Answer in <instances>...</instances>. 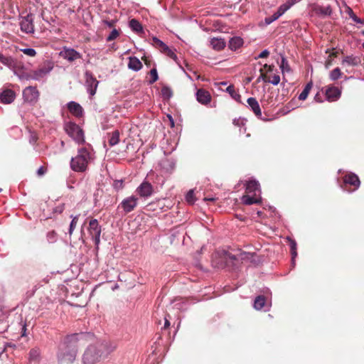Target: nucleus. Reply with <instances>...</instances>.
Segmentation results:
<instances>
[{
	"instance_id": "nucleus-1",
	"label": "nucleus",
	"mask_w": 364,
	"mask_h": 364,
	"mask_svg": "<svg viewBox=\"0 0 364 364\" xmlns=\"http://www.w3.org/2000/svg\"><path fill=\"white\" fill-rule=\"evenodd\" d=\"M115 349L116 345L109 341H97L87 348L82 356V362L84 364H95Z\"/></svg>"
},
{
	"instance_id": "nucleus-2",
	"label": "nucleus",
	"mask_w": 364,
	"mask_h": 364,
	"mask_svg": "<svg viewBox=\"0 0 364 364\" xmlns=\"http://www.w3.org/2000/svg\"><path fill=\"white\" fill-rule=\"evenodd\" d=\"M82 336V333H75L68 336L65 338V352L60 356L63 361L72 363L75 360L79 348L78 342L80 341V338Z\"/></svg>"
},
{
	"instance_id": "nucleus-3",
	"label": "nucleus",
	"mask_w": 364,
	"mask_h": 364,
	"mask_svg": "<svg viewBox=\"0 0 364 364\" xmlns=\"http://www.w3.org/2000/svg\"><path fill=\"white\" fill-rule=\"evenodd\" d=\"M91 159V153L88 149L85 147L80 148L77 151V154L71 159L70 168L76 172H85Z\"/></svg>"
},
{
	"instance_id": "nucleus-4",
	"label": "nucleus",
	"mask_w": 364,
	"mask_h": 364,
	"mask_svg": "<svg viewBox=\"0 0 364 364\" xmlns=\"http://www.w3.org/2000/svg\"><path fill=\"white\" fill-rule=\"evenodd\" d=\"M66 133L71 136L77 143L85 142L84 133L82 129L75 123L68 122L65 126Z\"/></svg>"
},
{
	"instance_id": "nucleus-5",
	"label": "nucleus",
	"mask_w": 364,
	"mask_h": 364,
	"mask_svg": "<svg viewBox=\"0 0 364 364\" xmlns=\"http://www.w3.org/2000/svg\"><path fill=\"white\" fill-rule=\"evenodd\" d=\"M87 231L96 246V249L98 250L99 245L100 243L102 228L97 219H92L90 220Z\"/></svg>"
},
{
	"instance_id": "nucleus-6",
	"label": "nucleus",
	"mask_w": 364,
	"mask_h": 364,
	"mask_svg": "<svg viewBox=\"0 0 364 364\" xmlns=\"http://www.w3.org/2000/svg\"><path fill=\"white\" fill-rule=\"evenodd\" d=\"M53 63L51 61H46L41 67L31 73L30 78L39 80L48 75L53 70Z\"/></svg>"
},
{
	"instance_id": "nucleus-7",
	"label": "nucleus",
	"mask_w": 364,
	"mask_h": 364,
	"mask_svg": "<svg viewBox=\"0 0 364 364\" xmlns=\"http://www.w3.org/2000/svg\"><path fill=\"white\" fill-rule=\"evenodd\" d=\"M138 204V198L132 196L124 198L119 205L118 208L120 207L123 209L125 213H129L134 210Z\"/></svg>"
},
{
	"instance_id": "nucleus-8",
	"label": "nucleus",
	"mask_w": 364,
	"mask_h": 364,
	"mask_svg": "<svg viewBox=\"0 0 364 364\" xmlns=\"http://www.w3.org/2000/svg\"><path fill=\"white\" fill-rule=\"evenodd\" d=\"M24 101L30 103L37 102L39 97V92L36 87L28 86L23 91Z\"/></svg>"
},
{
	"instance_id": "nucleus-9",
	"label": "nucleus",
	"mask_w": 364,
	"mask_h": 364,
	"mask_svg": "<svg viewBox=\"0 0 364 364\" xmlns=\"http://www.w3.org/2000/svg\"><path fill=\"white\" fill-rule=\"evenodd\" d=\"M21 30L26 33H33L34 32L33 16L28 14L22 18L20 22Z\"/></svg>"
},
{
	"instance_id": "nucleus-10",
	"label": "nucleus",
	"mask_w": 364,
	"mask_h": 364,
	"mask_svg": "<svg viewBox=\"0 0 364 364\" xmlns=\"http://www.w3.org/2000/svg\"><path fill=\"white\" fill-rule=\"evenodd\" d=\"M85 84L87 88V91L90 95L93 96L97 90V87L99 82L93 76L92 73L90 71L85 72Z\"/></svg>"
},
{
	"instance_id": "nucleus-11",
	"label": "nucleus",
	"mask_w": 364,
	"mask_h": 364,
	"mask_svg": "<svg viewBox=\"0 0 364 364\" xmlns=\"http://www.w3.org/2000/svg\"><path fill=\"white\" fill-rule=\"evenodd\" d=\"M325 95L328 101L335 102L340 98L341 90L337 87L329 85L326 88Z\"/></svg>"
},
{
	"instance_id": "nucleus-12",
	"label": "nucleus",
	"mask_w": 364,
	"mask_h": 364,
	"mask_svg": "<svg viewBox=\"0 0 364 364\" xmlns=\"http://www.w3.org/2000/svg\"><path fill=\"white\" fill-rule=\"evenodd\" d=\"M136 192L141 197L147 198L152 195L154 188L149 182L144 181L136 188Z\"/></svg>"
},
{
	"instance_id": "nucleus-13",
	"label": "nucleus",
	"mask_w": 364,
	"mask_h": 364,
	"mask_svg": "<svg viewBox=\"0 0 364 364\" xmlns=\"http://www.w3.org/2000/svg\"><path fill=\"white\" fill-rule=\"evenodd\" d=\"M60 55L70 62L82 58L81 54L73 48H65L60 53Z\"/></svg>"
},
{
	"instance_id": "nucleus-14",
	"label": "nucleus",
	"mask_w": 364,
	"mask_h": 364,
	"mask_svg": "<svg viewBox=\"0 0 364 364\" xmlns=\"http://www.w3.org/2000/svg\"><path fill=\"white\" fill-rule=\"evenodd\" d=\"M343 181L346 184H349L354 187V190L358 188L360 185V181L358 176L353 173L346 174L343 178Z\"/></svg>"
},
{
	"instance_id": "nucleus-15",
	"label": "nucleus",
	"mask_w": 364,
	"mask_h": 364,
	"mask_svg": "<svg viewBox=\"0 0 364 364\" xmlns=\"http://www.w3.org/2000/svg\"><path fill=\"white\" fill-rule=\"evenodd\" d=\"M196 99L202 105H207L211 101V95L208 91L199 89L196 92Z\"/></svg>"
},
{
	"instance_id": "nucleus-16",
	"label": "nucleus",
	"mask_w": 364,
	"mask_h": 364,
	"mask_svg": "<svg viewBox=\"0 0 364 364\" xmlns=\"http://www.w3.org/2000/svg\"><path fill=\"white\" fill-rule=\"evenodd\" d=\"M314 14L321 17L328 16L332 14V9L330 6H323L320 5H314L313 6Z\"/></svg>"
},
{
	"instance_id": "nucleus-17",
	"label": "nucleus",
	"mask_w": 364,
	"mask_h": 364,
	"mask_svg": "<svg viewBox=\"0 0 364 364\" xmlns=\"http://www.w3.org/2000/svg\"><path fill=\"white\" fill-rule=\"evenodd\" d=\"M16 97L14 91L10 89L4 90L0 95V101L4 104L11 103Z\"/></svg>"
},
{
	"instance_id": "nucleus-18",
	"label": "nucleus",
	"mask_w": 364,
	"mask_h": 364,
	"mask_svg": "<svg viewBox=\"0 0 364 364\" xmlns=\"http://www.w3.org/2000/svg\"><path fill=\"white\" fill-rule=\"evenodd\" d=\"M247 102L249 107L251 108L252 111L254 112V114L258 118H261L262 111L258 101L255 97H250L247 99Z\"/></svg>"
},
{
	"instance_id": "nucleus-19",
	"label": "nucleus",
	"mask_w": 364,
	"mask_h": 364,
	"mask_svg": "<svg viewBox=\"0 0 364 364\" xmlns=\"http://www.w3.org/2000/svg\"><path fill=\"white\" fill-rule=\"evenodd\" d=\"M68 109L70 112L77 117H80L82 115L83 109L80 104L75 102H70L68 104Z\"/></svg>"
},
{
	"instance_id": "nucleus-20",
	"label": "nucleus",
	"mask_w": 364,
	"mask_h": 364,
	"mask_svg": "<svg viewBox=\"0 0 364 364\" xmlns=\"http://www.w3.org/2000/svg\"><path fill=\"white\" fill-rule=\"evenodd\" d=\"M241 200L242 203L247 205L259 204L261 203V199L256 197V193H254L252 196H250L248 194L244 195Z\"/></svg>"
},
{
	"instance_id": "nucleus-21",
	"label": "nucleus",
	"mask_w": 364,
	"mask_h": 364,
	"mask_svg": "<svg viewBox=\"0 0 364 364\" xmlns=\"http://www.w3.org/2000/svg\"><path fill=\"white\" fill-rule=\"evenodd\" d=\"M210 43L215 50H221L225 47V42L221 38H213L210 39Z\"/></svg>"
},
{
	"instance_id": "nucleus-22",
	"label": "nucleus",
	"mask_w": 364,
	"mask_h": 364,
	"mask_svg": "<svg viewBox=\"0 0 364 364\" xmlns=\"http://www.w3.org/2000/svg\"><path fill=\"white\" fill-rule=\"evenodd\" d=\"M128 68L134 71H138L142 68V64L136 57H129Z\"/></svg>"
},
{
	"instance_id": "nucleus-23",
	"label": "nucleus",
	"mask_w": 364,
	"mask_h": 364,
	"mask_svg": "<svg viewBox=\"0 0 364 364\" xmlns=\"http://www.w3.org/2000/svg\"><path fill=\"white\" fill-rule=\"evenodd\" d=\"M243 44V40L240 37H233L229 41V48L232 50H236Z\"/></svg>"
},
{
	"instance_id": "nucleus-24",
	"label": "nucleus",
	"mask_w": 364,
	"mask_h": 364,
	"mask_svg": "<svg viewBox=\"0 0 364 364\" xmlns=\"http://www.w3.org/2000/svg\"><path fill=\"white\" fill-rule=\"evenodd\" d=\"M259 184L256 181H250L246 184V193L247 194L256 193L257 191H259Z\"/></svg>"
},
{
	"instance_id": "nucleus-25",
	"label": "nucleus",
	"mask_w": 364,
	"mask_h": 364,
	"mask_svg": "<svg viewBox=\"0 0 364 364\" xmlns=\"http://www.w3.org/2000/svg\"><path fill=\"white\" fill-rule=\"evenodd\" d=\"M360 60L358 57H354L352 55L346 56L342 61V65H348L350 66H356L360 64Z\"/></svg>"
},
{
	"instance_id": "nucleus-26",
	"label": "nucleus",
	"mask_w": 364,
	"mask_h": 364,
	"mask_svg": "<svg viewBox=\"0 0 364 364\" xmlns=\"http://www.w3.org/2000/svg\"><path fill=\"white\" fill-rule=\"evenodd\" d=\"M266 304V297L263 295L257 296L254 301V308L256 310H261Z\"/></svg>"
},
{
	"instance_id": "nucleus-27",
	"label": "nucleus",
	"mask_w": 364,
	"mask_h": 364,
	"mask_svg": "<svg viewBox=\"0 0 364 364\" xmlns=\"http://www.w3.org/2000/svg\"><path fill=\"white\" fill-rule=\"evenodd\" d=\"M226 91L230 95V96L235 101H237V102H240V103L242 102V101H241V95L235 91V87H234L233 85H229L227 87Z\"/></svg>"
},
{
	"instance_id": "nucleus-28",
	"label": "nucleus",
	"mask_w": 364,
	"mask_h": 364,
	"mask_svg": "<svg viewBox=\"0 0 364 364\" xmlns=\"http://www.w3.org/2000/svg\"><path fill=\"white\" fill-rule=\"evenodd\" d=\"M312 86H313V83L311 81L308 82L306 85V86H305L304 89L303 90V91L301 92V93L299 95V100H305L307 98V97L312 88Z\"/></svg>"
},
{
	"instance_id": "nucleus-29",
	"label": "nucleus",
	"mask_w": 364,
	"mask_h": 364,
	"mask_svg": "<svg viewBox=\"0 0 364 364\" xmlns=\"http://www.w3.org/2000/svg\"><path fill=\"white\" fill-rule=\"evenodd\" d=\"M119 141V132L118 130H115L110 134L109 138V144L110 146H114L117 144Z\"/></svg>"
},
{
	"instance_id": "nucleus-30",
	"label": "nucleus",
	"mask_w": 364,
	"mask_h": 364,
	"mask_svg": "<svg viewBox=\"0 0 364 364\" xmlns=\"http://www.w3.org/2000/svg\"><path fill=\"white\" fill-rule=\"evenodd\" d=\"M129 26L132 28V31L140 33L143 31V28L141 24L135 18L132 19L129 21Z\"/></svg>"
},
{
	"instance_id": "nucleus-31",
	"label": "nucleus",
	"mask_w": 364,
	"mask_h": 364,
	"mask_svg": "<svg viewBox=\"0 0 364 364\" xmlns=\"http://www.w3.org/2000/svg\"><path fill=\"white\" fill-rule=\"evenodd\" d=\"M152 44L158 49H159L161 52H164L166 49H167V46L161 40L157 38L156 37H153L152 38Z\"/></svg>"
},
{
	"instance_id": "nucleus-32",
	"label": "nucleus",
	"mask_w": 364,
	"mask_h": 364,
	"mask_svg": "<svg viewBox=\"0 0 364 364\" xmlns=\"http://www.w3.org/2000/svg\"><path fill=\"white\" fill-rule=\"evenodd\" d=\"M40 358V350L38 348H32L29 352L30 360L38 361Z\"/></svg>"
},
{
	"instance_id": "nucleus-33",
	"label": "nucleus",
	"mask_w": 364,
	"mask_h": 364,
	"mask_svg": "<svg viewBox=\"0 0 364 364\" xmlns=\"http://www.w3.org/2000/svg\"><path fill=\"white\" fill-rule=\"evenodd\" d=\"M161 95L164 99L168 100L173 95V92L168 87L164 86L161 88Z\"/></svg>"
},
{
	"instance_id": "nucleus-34",
	"label": "nucleus",
	"mask_w": 364,
	"mask_h": 364,
	"mask_svg": "<svg viewBox=\"0 0 364 364\" xmlns=\"http://www.w3.org/2000/svg\"><path fill=\"white\" fill-rule=\"evenodd\" d=\"M342 72L339 68H334L329 75L331 80H336L342 75Z\"/></svg>"
},
{
	"instance_id": "nucleus-35",
	"label": "nucleus",
	"mask_w": 364,
	"mask_h": 364,
	"mask_svg": "<svg viewBox=\"0 0 364 364\" xmlns=\"http://www.w3.org/2000/svg\"><path fill=\"white\" fill-rule=\"evenodd\" d=\"M71 218H73L72 219V221L70 224V228H69V231H68V233L70 235H72L76 225H77V221H78V218H79V215H75V216H73L71 215Z\"/></svg>"
},
{
	"instance_id": "nucleus-36",
	"label": "nucleus",
	"mask_w": 364,
	"mask_h": 364,
	"mask_svg": "<svg viewBox=\"0 0 364 364\" xmlns=\"http://www.w3.org/2000/svg\"><path fill=\"white\" fill-rule=\"evenodd\" d=\"M46 238L48 243H54L57 241L58 235L55 231L52 230L47 233Z\"/></svg>"
},
{
	"instance_id": "nucleus-37",
	"label": "nucleus",
	"mask_w": 364,
	"mask_h": 364,
	"mask_svg": "<svg viewBox=\"0 0 364 364\" xmlns=\"http://www.w3.org/2000/svg\"><path fill=\"white\" fill-rule=\"evenodd\" d=\"M0 62L6 66H11L13 64V59L11 57L4 56L0 53Z\"/></svg>"
},
{
	"instance_id": "nucleus-38",
	"label": "nucleus",
	"mask_w": 364,
	"mask_h": 364,
	"mask_svg": "<svg viewBox=\"0 0 364 364\" xmlns=\"http://www.w3.org/2000/svg\"><path fill=\"white\" fill-rule=\"evenodd\" d=\"M348 14L353 21L358 23L364 24V19L358 18L353 11V10L348 8Z\"/></svg>"
},
{
	"instance_id": "nucleus-39",
	"label": "nucleus",
	"mask_w": 364,
	"mask_h": 364,
	"mask_svg": "<svg viewBox=\"0 0 364 364\" xmlns=\"http://www.w3.org/2000/svg\"><path fill=\"white\" fill-rule=\"evenodd\" d=\"M260 75L257 78V82H259L260 80H262L265 82H269L270 81V77L267 76V75L264 73L263 68L259 70Z\"/></svg>"
},
{
	"instance_id": "nucleus-40",
	"label": "nucleus",
	"mask_w": 364,
	"mask_h": 364,
	"mask_svg": "<svg viewBox=\"0 0 364 364\" xmlns=\"http://www.w3.org/2000/svg\"><path fill=\"white\" fill-rule=\"evenodd\" d=\"M150 75L151 77V79L149 80L150 84H153L154 82L158 80L159 76L156 68H153L150 70Z\"/></svg>"
},
{
	"instance_id": "nucleus-41",
	"label": "nucleus",
	"mask_w": 364,
	"mask_h": 364,
	"mask_svg": "<svg viewBox=\"0 0 364 364\" xmlns=\"http://www.w3.org/2000/svg\"><path fill=\"white\" fill-rule=\"evenodd\" d=\"M280 68L282 70L284 71H290V67L289 65L288 61L286 60L285 58H282Z\"/></svg>"
},
{
	"instance_id": "nucleus-42",
	"label": "nucleus",
	"mask_w": 364,
	"mask_h": 364,
	"mask_svg": "<svg viewBox=\"0 0 364 364\" xmlns=\"http://www.w3.org/2000/svg\"><path fill=\"white\" fill-rule=\"evenodd\" d=\"M186 200L190 204H193L195 202L196 199L194 198V192L193 190H190L187 193L186 196Z\"/></svg>"
},
{
	"instance_id": "nucleus-43",
	"label": "nucleus",
	"mask_w": 364,
	"mask_h": 364,
	"mask_svg": "<svg viewBox=\"0 0 364 364\" xmlns=\"http://www.w3.org/2000/svg\"><path fill=\"white\" fill-rule=\"evenodd\" d=\"M119 36V32L117 29H113L110 34L107 36V41H112L115 40Z\"/></svg>"
},
{
	"instance_id": "nucleus-44",
	"label": "nucleus",
	"mask_w": 364,
	"mask_h": 364,
	"mask_svg": "<svg viewBox=\"0 0 364 364\" xmlns=\"http://www.w3.org/2000/svg\"><path fill=\"white\" fill-rule=\"evenodd\" d=\"M289 6L287 4V3L282 4L277 11V13L280 16L284 14L288 9H289Z\"/></svg>"
},
{
	"instance_id": "nucleus-45",
	"label": "nucleus",
	"mask_w": 364,
	"mask_h": 364,
	"mask_svg": "<svg viewBox=\"0 0 364 364\" xmlns=\"http://www.w3.org/2000/svg\"><path fill=\"white\" fill-rule=\"evenodd\" d=\"M21 51L30 57H34L36 55V51L33 48H23L21 49Z\"/></svg>"
},
{
	"instance_id": "nucleus-46",
	"label": "nucleus",
	"mask_w": 364,
	"mask_h": 364,
	"mask_svg": "<svg viewBox=\"0 0 364 364\" xmlns=\"http://www.w3.org/2000/svg\"><path fill=\"white\" fill-rule=\"evenodd\" d=\"M164 53H165L166 55H168L169 58H172L175 61L177 59L176 54L171 48H169L168 46L167 47V49L164 50Z\"/></svg>"
},
{
	"instance_id": "nucleus-47",
	"label": "nucleus",
	"mask_w": 364,
	"mask_h": 364,
	"mask_svg": "<svg viewBox=\"0 0 364 364\" xmlns=\"http://www.w3.org/2000/svg\"><path fill=\"white\" fill-rule=\"evenodd\" d=\"M290 248H291V254L292 255V258L294 259L296 257V242L294 240H291L290 242Z\"/></svg>"
},
{
	"instance_id": "nucleus-48",
	"label": "nucleus",
	"mask_w": 364,
	"mask_h": 364,
	"mask_svg": "<svg viewBox=\"0 0 364 364\" xmlns=\"http://www.w3.org/2000/svg\"><path fill=\"white\" fill-rule=\"evenodd\" d=\"M280 17L279 15H278V14L277 12H275L273 15H272L271 16L269 17H267L265 18V22L267 24H270L271 23H272L273 21H276L277 19H278Z\"/></svg>"
},
{
	"instance_id": "nucleus-49",
	"label": "nucleus",
	"mask_w": 364,
	"mask_h": 364,
	"mask_svg": "<svg viewBox=\"0 0 364 364\" xmlns=\"http://www.w3.org/2000/svg\"><path fill=\"white\" fill-rule=\"evenodd\" d=\"M279 82H280V77L278 75H274L272 77V79H270V81H269V82H271L272 84H273L274 85H278L279 83Z\"/></svg>"
},
{
	"instance_id": "nucleus-50",
	"label": "nucleus",
	"mask_w": 364,
	"mask_h": 364,
	"mask_svg": "<svg viewBox=\"0 0 364 364\" xmlns=\"http://www.w3.org/2000/svg\"><path fill=\"white\" fill-rule=\"evenodd\" d=\"M269 55V52L267 50H264L255 59L267 58Z\"/></svg>"
},
{
	"instance_id": "nucleus-51",
	"label": "nucleus",
	"mask_w": 364,
	"mask_h": 364,
	"mask_svg": "<svg viewBox=\"0 0 364 364\" xmlns=\"http://www.w3.org/2000/svg\"><path fill=\"white\" fill-rule=\"evenodd\" d=\"M46 170H47V169H46V167H44V166H41V167L38 169V171H37V173H38V176H43V175H44V174H45V173L46 172Z\"/></svg>"
},
{
	"instance_id": "nucleus-52",
	"label": "nucleus",
	"mask_w": 364,
	"mask_h": 364,
	"mask_svg": "<svg viewBox=\"0 0 364 364\" xmlns=\"http://www.w3.org/2000/svg\"><path fill=\"white\" fill-rule=\"evenodd\" d=\"M274 65H267V64H264V66H263V70H267V72H272L273 70H274Z\"/></svg>"
},
{
	"instance_id": "nucleus-53",
	"label": "nucleus",
	"mask_w": 364,
	"mask_h": 364,
	"mask_svg": "<svg viewBox=\"0 0 364 364\" xmlns=\"http://www.w3.org/2000/svg\"><path fill=\"white\" fill-rule=\"evenodd\" d=\"M115 21L114 20H112V21H104V23L109 28H112L114 26V24H115Z\"/></svg>"
},
{
	"instance_id": "nucleus-54",
	"label": "nucleus",
	"mask_w": 364,
	"mask_h": 364,
	"mask_svg": "<svg viewBox=\"0 0 364 364\" xmlns=\"http://www.w3.org/2000/svg\"><path fill=\"white\" fill-rule=\"evenodd\" d=\"M314 100H315V101H316L317 102H323L322 97H321V95L319 93H317V94L314 96Z\"/></svg>"
},
{
	"instance_id": "nucleus-55",
	"label": "nucleus",
	"mask_w": 364,
	"mask_h": 364,
	"mask_svg": "<svg viewBox=\"0 0 364 364\" xmlns=\"http://www.w3.org/2000/svg\"><path fill=\"white\" fill-rule=\"evenodd\" d=\"M298 1H299V0H288L286 3L287 5L289 6V8H291L293 5H294Z\"/></svg>"
},
{
	"instance_id": "nucleus-56",
	"label": "nucleus",
	"mask_w": 364,
	"mask_h": 364,
	"mask_svg": "<svg viewBox=\"0 0 364 364\" xmlns=\"http://www.w3.org/2000/svg\"><path fill=\"white\" fill-rule=\"evenodd\" d=\"M64 210V205H61L60 206H58L56 208H55V212H58V213H62L63 210Z\"/></svg>"
},
{
	"instance_id": "nucleus-57",
	"label": "nucleus",
	"mask_w": 364,
	"mask_h": 364,
	"mask_svg": "<svg viewBox=\"0 0 364 364\" xmlns=\"http://www.w3.org/2000/svg\"><path fill=\"white\" fill-rule=\"evenodd\" d=\"M164 319H165V322H164V328L166 329V328H168L170 326V322H169V321L168 320L167 318H165Z\"/></svg>"
},
{
	"instance_id": "nucleus-58",
	"label": "nucleus",
	"mask_w": 364,
	"mask_h": 364,
	"mask_svg": "<svg viewBox=\"0 0 364 364\" xmlns=\"http://www.w3.org/2000/svg\"><path fill=\"white\" fill-rule=\"evenodd\" d=\"M332 64V60L328 58V59L326 61L325 67L328 68Z\"/></svg>"
},
{
	"instance_id": "nucleus-59",
	"label": "nucleus",
	"mask_w": 364,
	"mask_h": 364,
	"mask_svg": "<svg viewBox=\"0 0 364 364\" xmlns=\"http://www.w3.org/2000/svg\"><path fill=\"white\" fill-rule=\"evenodd\" d=\"M337 55H338V52H336H336H334V51H333V52H332L331 53H330V55H329L328 58H336V57H337Z\"/></svg>"
},
{
	"instance_id": "nucleus-60",
	"label": "nucleus",
	"mask_w": 364,
	"mask_h": 364,
	"mask_svg": "<svg viewBox=\"0 0 364 364\" xmlns=\"http://www.w3.org/2000/svg\"><path fill=\"white\" fill-rule=\"evenodd\" d=\"M204 200H209V201H214L215 198H205Z\"/></svg>"
},
{
	"instance_id": "nucleus-61",
	"label": "nucleus",
	"mask_w": 364,
	"mask_h": 364,
	"mask_svg": "<svg viewBox=\"0 0 364 364\" xmlns=\"http://www.w3.org/2000/svg\"><path fill=\"white\" fill-rule=\"evenodd\" d=\"M251 81V78H247V82H250Z\"/></svg>"
},
{
	"instance_id": "nucleus-62",
	"label": "nucleus",
	"mask_w": 364,
	"mask_h": 364,
	"mask_svg": "<svg viewBox=\"0 0 364 364\" xmlns=\"http://www.w3.org/2000/svg\"><path fill=\"white\" fill-rule=\"evenodd\" d=\"M222 85H226V82H221Z\"/></svg>"
},
{
	"instance_id": "nucleus-63",
	"label": "nucleus",
	"mask_w": 364,
	"mask_h": 364,
	"mask_svg": "<svg viewBox=\"0 0 364 364\" xmlns=\"http://www.w3.org/2000/svg\"><path fill=\"white\" fill-rule=\"evenodd\" d=\"M23 330L26 331V326H23Z\"/></svg>"
},
{
	"instance_id": "nucleus-64",
	"label": "nucleus",
	"mask_w": 364,
	"mask_h": 364,
	"mask_svg": "<svg viewBox=\"0 0 364 364\" xmlns=\"http://www.w3.org/2000/svg\"><path fill=\"white\" fill-rule=\"evenodd\" d=\"M361 33H362V34H363V35H364V30H363V31H362V32H361Z\"/></svg>"
}]
</instances>
